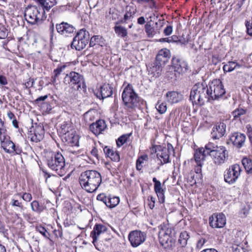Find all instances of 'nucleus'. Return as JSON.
Returning a JSON list of instances; mask_svg holds the SVG:
<instances>
[{"label": "nucleus", "instance_id": "obj_1", "mask_svg": "<svg viewBox=\"0 0 252 252\" xmlns=\"http://www.w3.org/2000/svg\"><path fill=\"white\" fill-rule=\"evenodd\" d=\"M101 182V175L96 170H87L82 172L79 177L82 188L90 193L96 191Z\"/></svg>", "mask_w": 252, "mask_h": 252}, {"label": "nucleus", "instance_id": "obj_2", "mask_svg": "<svg viewBox=\"0 0 252 252\" xmlns=\"http://www.w3.org/2000/svg\"><path fill=\"white\" fill-rule=\"evenodd\" d=\"M208 87L203 83H198L192 88L190 93V100L193 105H203L209 99Z\"/></svg>", "mask_w": 252, "mask_h": 252}, {"label": "nucleus", "instance_id": "obj_3", "mask_svg": "<svg viewBox=\"0 0 252 252\" xmlns=\"http://www.w3.org/2000/svg\"><path fill=\"white\" fill-rule=\"evenodd\" d=\"M46 161L48 166L51 170L56 171L60 176L65 174V159L61 153H49L47 156Z\"/></svg>", "mask_w": 252, "mask_h": 252}, {"label": "nucleus", "instance_id": "obj_4", "mask_svg": "<svg viewBox=\"0 0 252 252\" xmlns=\"http://www.w3.org/2000/svg\"><path fill=\"white\" fill-rule=\"evenodd\" d=\"M207 150V154H209L212 159L214 163L217 165H220L224 163L228 157V153L225 147L218 146L213 142H209L205 145Z\"/></svg>", "mask_w": 252, "mask_h": 252}, {"label": "nucleus", "instance_id": "obj_5", "mask_svg": "<svg viewBox=\"0 0 252 252\" xmlns=\"http://www.w3.org/2000/svg\"><path fill=\"white\" fill-rule=\"evenodd\" d=\"M46 10L35 5L28 6L25 10L24 16L27 21L32 24H39L46 18Z\"/></svg>", "mask_w": 252, "mask_h": 252}, {"label": "nucleus", "instance_id": "obj_6", "mask_svg": "<svg viewBox=\"0 0 252 252\" xmlns=\"http://www.w3.org/2000/svg\"><path fill=\"white\" fill-rule=\"evenodd\" d=\"M122 99L125 105L129 108L133 109L138 106L140 98L134 92L133 87L128 84L122 93Z\"/></svg>", "mask_w": 252, "mask_h": 252}, {"label": "nucleus", "instance_id": "obj_7", "mask_svg": "<svg viewBox=\"0 0 252 252\" xmlns=\"http://www.w3.org/2000/svg\"><path fill=\"white\" fill-rule=\"evenodd\" d=\"M63 82L75 91H80L85 89L86 87L83 76L73 71L66 75L64 78Z\"/></svg>", "mask_w": 252, "mask_h": 252}, {"label": "nucleus", "instance_id": "obj_8", "mask_svg": "<svg viewBox=\"0 0 252 252\" xmlns=\"http://www.w3.org/2000/svg\"><path fill=\"white\" fill-rule=\"evenodd\" d=\"M89 39V32L85 29H81L74 37L71 45V48L80 51L85 48Z\"/></svg>", "mask_w": 252, "mask_h": 252}, {"label": "nucleus", "instance_id": "obj_9", "mask_svg": "<svg viewBox=\"0 0 252 252\" xmlns=\"http://www.w3.org/2000/svg\"><path fill=\"white\" fill-rule=\"evenodd\" d=\"M209 99L218 100L225 93L222 82L220 80H214L208 87Z\"/></svg>", "mask_w": 252, "mask_h": 252}, {"label": "nucleus", "instance_id": "obj_10", "mask_svg": "<svg viewBox=\"0 0 252 252\" xmlns=\"http://www.w3.org/2000/svg\"><path fill=\"white\" fill-rule=\"evenodd\" d=\"M241 168L240 165L235 164L229 166L224 174L225 182L229 184H233L236 182L240 175Z\"/></svg>", "mask_w": 252, "mask_h": 252}, {"label": "nucleus", "instance_id": "obj_11", "mask_svg": "<svg viewBox=\"0 0 252 252\" xmlns=\"http://www.w3.org/2000/svg\"><path fill=\"white\" fill-rule=\"evenodd\" d=\"M157 158L161 161L162 163L169 162V157L171 154H174V149L170 143H168L167 147H162L158 146L156 149Z\"/></svg>", "mask_w": 252, "mask_h": 252}, {"label": "nucleus", "instance_id": "obj_12", "mask_svg": "<svg viewBox=\"0 0 252 252\" xmlns=\"http://www.w3.org/2000/svg\"><path fill=\"white\" fill-rule=\"evenodd\" d=\"M1 147L3 148L5 153L19 155L22 153V149L18 146H16L15 144L10 140L7 139L6 134L0 137Z\"/></svg>", "mask_w": 252, "mask_h": 252}, {"label": "nucleus", "instance_id": "obj_13", "mask_svg": "<svg viewBox=\"0 0 252 252\" xmlns=\"http://www.w3.org/2000/svg\"><path fill=\"white\" fill-rule=\"evenodd\" d=\"M146 233L139 230L131 231L128 235L129 241L133 247H137L143 243L146 240Z\"/></svg>", "mask_w": 252, "mask_h": 252}, {"label": "nucleus", "instance_id": "obj_14", "mask_svg": "<svg viewBox=\"0 0 252 252\" xmlns=\"http://www.w3.org/2000/svg\"><path fill=\"white\" fill-rule=\"evenodd\" d=\"M209 224L213 228H222L226 224V218L222 213L214 214L209 218Z\"/></svg>", "mask_w": 252, "mask_h": 252}, {"label": "nucleus", "instance_id": "obj_15", "mask_svg": "<svg viewBox=\"0 0 252 252\" xmlns=\"http://www.w3.org/2000/svg\"><path fill=\"white\" fill-rule=\"evenodd\" d=\"M63 141L70 146H79V136L74 129H70L67 133L62 135Z\"/></svg>", "mask_w": 252, "mask_h": 252}, {"label": "nucleus", "instance_id": "obj_16", "mask_svg": "<svg viewBox=\"0 0 252 252\" xmlns=\"http://www.w3.org/2000/svg\"><path fill=\"white\" fill-rule=\"evenodd\" d=\"M172 66L174 71L180 73H183L186 72L188 69V64L183 59L177 57H173L172 60Z\"/></svg>", "mask_w": 252, "mask_h": 252}, {"label": "nucleus", "instance_id": "obj_17", "mask_svg": "<svg viewBox=\"0 0 252 252\" xmlns=\"http://www.w3.org/2000/svg\"><path fill=\"white\" fill-rule=\"evenodd\" d=\"M56 28L58 32L65 36L73 33L75 30L72 25L64 22L56 24Z\"/></svg>", "mask_w": 252, "mask_h": 252}, {"label": "nucleus", "instance_id": "obj_18", "mask_svg": "<svg viewBox=\"0 0 252 252\" xmlns=\"http://www.w3.org/2000/svg\"><path fill=\"white\" fill-rule=\"evenodd\" d=\"M148 22L145 25V32L148 35V37H153L154 36L157 32H159V31L163 26V21L161 20H158V22L156 23V25L158 26V25H159V28L158 27H157L156 28L155 27H153L152 26L151 22Z\"/></svg>", "mask_w": 252, "mask_h": 252}, {"label": "nucleus", "instance_id": "obj_19", "mask_svg": "<svg viewBox=\"0 0 252 252\" xmlns=\"http://www.w3.org/2000/svg\"><path fill=\"white\" fill-rule=\"evenodd\" d=\"M113 92V88L109 84H104L95 93L96 96L99 99H103L110 97Z\"/></svg>", "mask_w": 252, "mask_h": 252}, {"label": "nucleus", "instance_id": "obj_20", "mask_svg": "<svg viewBox=\"0 0 252 252\" xmlns=\"http://www.w3.org/2000/svg\"><path fill=\"white\" fill-rule=\"evenodd\" d=\"M226 125L223 122L217 123L213 127L211 134L214 139H219L224 134L225 132Z\"/></svg>", "mask_w": 252, "mask_h": 252}, {"label": "nucleus", "instance_id": "obj_21", "mask_svg": "<svg viewBox=\"0 0 252 252\" xmlns=\"http://www.w3.org/2000/svg\"><path fill=\"white\" fill-rule=\"evenodd\" d=\"M44 136V129L42 126H37L34 130L33 133L29 134V138L34 142H38L43 139Z\"/></svg>", "mask_w": 252, "mask_h": 252}, {"label": "nucleus", "instance_id": "obj_22", "mask_svg": "<svg viewBox=\"0 0 252 252\" xmlns=\"http://www.w3.org/2000/svg\"><path fill=\"white\" fill-rule=\"evenodd\" d=\"M160 245L166 249H170L175 246V236H158Z\"/></svg>", "mask_w": 252, "mask_h": 252}, {"label": "nucleus", "instance_id": "obj_23", "mask_svg": "<svg viewBox=\"0 0 252 252\" xmlns=\"http://www.w3.org/2000/svg\"><path fill=\"white\" fill-rule=\"evenodd\" d=\"M106 127V125L104 121L99 120L95 123H94L90 126V129L92 132L97 135L101 133Z\"/></svg>", "mask_w": 252, "mask_h": 252}, {"label": "nucleus", "instance_id": "obj_24", "mask_svg": "<svg viewBox=\"0 0 252 252\" xmlns=\"http://www.w3.org/2000/svg\"><path fill=\"white\" fill-rule=\"evenodd\" d=\"M107 227L101 224H96L94 225L93 231L91 233V237L93 238V243L95 245V242L97 240V237L102 233L106 232Z\"/></svg>", "mask_w": 252, "mask_h": 252}, {"label": "nucleus", "instance_id": "obj_25", "mask_svg": "<svg viewBox=\"0 0 252 252\" xmlns=\"http://www.w3.org/2000/svg\"><path fill=\"white\" fill-rule=\"evenodd\" d=\"M207 155H209V154H207V150L206 149L205 147V148L203 147L200 148L196 150L194 158L197 165L202 166V161L205 159V157Z\"/></svg>", "mask_w": 252, "mask_h": 252}, {"label": "nucleus", "instance_id": "obj_26", "mask_svg": "<svg viewBox=\"0 0 252 252\" xmlns=\"http://www.w3.org/2000/svg\"><path fill=\"white\" fill-rule=\"evenodd\" d=\"M166 100L170 104L177 103L182 100V95L177 92H168L165 95Z\"/></svg>", "mask_w": 252, "mask_h": 252}, {"label": "nucleus", "instance_id": "obj_27", "mask_svg": "<svg viewBox=\"0 0 252 252\" xmlns=\"http://www.w3.org/2000/svg\"><path fill=\"white\" fill-rule=\"evenodd\" d=\"M158 236H175V231L168 223H163L159 226Z\"/></svg>", "mask_w": 252, "mask_h": 252}, {"label": "nucleus", "instance_id": "obj_28", "mask_svg": "<svg viewBox=\"0 0 252 252\" xmlns=\"http://www.w3.org/2000/svg\"><path fill=\"white\" fill-rule=\"evenodd\" d=\"M230 139L234 145L240 148L245 141L246 136L244 134L235 132L232 134Z\"/></svg>", "mask_w": 252, "mask_h": 252}, {"label": "nucleus", "instance_id": "obj_29", "mask_svg": "<svg viewBox=\"0 0 252 252\" xmlns=\"http://www.w3.org/2000/svg\"><path fill=\"white\" fill-rule=\"evenodd\" d=\"M44 10L49 11L52 7L57 4V0H33Z\"/></svg>", "mask_w": 252, "mask_h": 252}, {"label": "nucleus", "instance_id": "obj_30", "mask_svg": "<svg viewBox=\"0 0 252 252\" xmlns=\"http://www.w3.org/2000/svg\"><path fill=\"white\" fill-rule=\"evenodd\" d=\"M44 177L45 182L49 187L54 188L59 185L60 178L58 176L46 173Z\"/></svg>", "mask_w": 252, "mask_h": 252}, {"label": "nucleus", "instance_id": "obj_31", "mask_svg": "<svg viewBox=\"0 0 252 252\" xmlns=\"http://www.w3.org/2000/svg\"><path fill=\"white\" fill-rule=\"evenodd\" d=\"M153 181L154 183L155 191L157 193L159 199L163 202L164 199V190L161 188V184L160 182L158 181L155 177L153 178Z\"/></svg>", "mask_w": 252, "mask_h": 252}, {"label": "nucleus", "instance_id": "obj_32", "mask_svg": "<svg viewBox=\"0 0 252 252\" xmlns=\"http://www.w3.org/2000/svg\"><path fill=\"white\" fill-rule=\"evenodd\" d=\"M103 151L106 156L110 158L113 161L118 162L120 160V157L119 153L114 151L113 148L105 146Z\"/></svg>", "mask_w": 252, "mask_h": 252}, {"label": "nucleus", "instance_id": "obj_33", "mask_svg": "<svg viewBox=\"0 0 252 252\" xmlns=\"http://www.w3.org/2000/svg\"><path fill=\"white\" fill-rule=\"evenodd\" d=\"M21 193H17L14 195L13 198L11 200L10 204L13 207H17V210L20 212L23 211L25 208L22 202L20 201Z\"/></svg>", "mask_w": 252, "mask_h": 252}, {"label": "nucleus", "instance_id": "obj_34", "mask_svg": "<svg viewBox=\"0 0 252 252\" xmlns=\"http://www.w3.org/2000/svg\"><path fill=\"white\" fill-rule=\"evenodd\" d=\"M114 31L118 36L125 38L127 35V29L122 26H115L114 28Z\"/></svg>", "mask_w": 252, "mask_h": 252}, {"label": "nucleus", "instance_id": "obj_35", "mask_svg": "<svg viewBox=\"0 0 252 252\" xmlns=\"http://www.w3.org/2000/svg\"><path fill=\"white\" fill-rule=\"evenodd\" d=\"M241 65L235 62H228L223 65V69L224 72H231L235 69L240 68Z\"/></svg>", "mask_w": 252, "mask_h": 252}, {"label": "nucleus", "instance_id": "obj_36", "mask_svg": "<svg viewBox=\"0 0 252 252\" xmlns=\"http://www.w3.org/2000/svg\"><path fill=\"white\" fill-rule=\"evenodd\" d=\"M120 202L119 197L117 196H108L106 206L110 208L116 207Z\"/></svg>", "mask_w": 252, "mask_h": 252}, {"label": "nucleus", "instance_id": "obj_37", "mask_svg": "<svg viewBox=\"0 0 252 252\" xmlns=\"http://www.w3.org/2000/svg\"><path fill=\"white\" fill-rule=\"evenodd\" d=\"M189 238V233L185 231L182 232L180 235L179 238L178 240L179 243L180 244L182 247H185L187 244L188 240Z\"/></svg>", "mask_w": 252, "mask_h": 252}, {"label": "nucleus", "instance_id": "obj_38", "mask_svg": "<svg viewBox=\"0 0 252 252\" xmlns=\"http://www.w3.org/2000/svg\"><path fill=\"white\" fill-rule=\"evenodd\" d=\"M242 162L247 172L252 174V160L249 158H243Z\"/></svg>", "mask_w": 252, "mask_h": 252}, {"label": "nucleus", "instance_id": "obj_39", "mask_svg": "<svg viewBox=\"0 0 252 252\" xmlns=\"http://www.w3.org/2000/svg\"><path fill=\"white\" fill-rule=\"evenodd\" d=\"M163 66L158 64V63L155 62L154 65L151 68V71L156 77L158 76L161 73Z\"/></svg>", "mask_w": 252, "mask_h": 252}, {"label": "nucleus", "instance_id": "obj_40", "mask_svg": "<svg viewBox=\"0 0 252 252\" xmlns=\"http://www.w3.org/2000/svg\"><path fill=\"white\" fill-rule=\"evenodd\" d=\"M246 109L242 108H238L232 112V115L234 120L239 119L242 116L246 114Z\"/></svg>", "mask_w": 252, "mask_h": 252}, {"label": "nucleus", "instance_id": "obj_41", "mask_svg": "<svg viewBox=\"0 0 252 252\" xmlns=\"http://www.w3.org/2000/svg\"><path fill=\"white\" fill-rule=\"evenodd\" d=\"M70 129H72L69 123L63 122L61 125L60 132L63 135L67 133L70 131Z\"/></svg>", "mask_w": 252, "mask_h": 252}, {"label": "nucleus", "instance_id": "obj_42", "mask_svg": "<svg viewBox=\"0 0 252 252\" xmlns=\"http://www.w3.org/2000/svg\"><path fill=\"white\" fill-rule=\"evenodd\" d=\"M135 1L140 4H147L151 8H157L156 1L154 0H135Z\"/></svg>", "mask_w": 252, "mask_h": 252}, {"label": "nucleus", "instance_id": "obj_43", "mask_svg": "<svg viewBox=\"0 0 252 252\" xmlns=\"http://www.w3.org/2000/svg\"><path fill=\"white\" fill-rule=\"evenodd\" d=\"M131 134H126L121 136L116 141L117 145L120 147L125 143L127 140L128 138L130 137Z\"/></svg>", "mask_w": 252, "mask_h": 252}, {"label": "nucleus", "instance_id": "obj_44", "mask_svg": "<svg viewBox=\"0 0 252 252\" xmlns=\"http://www.w3.org/2000/svg\"><path fill=\"white\" fill-rule=\"evenodd\" d=\"M156 108L157 111L161 114H164L167 111V105L164 102H158Z\"/></svg>", "mask_w": 252, "mask_h": 252}, {"label": "nucleus", "instance_id": "obj_45", "mask_svg": "<svg viewBox=\"0 0 252 252\" xmlns=\"http://www.w3.org/2000/svg\"><path fill=\"white\" fill-rule=\"evenodd\" d=\"M32 210L34 212H41L43 211V208L42 206L39 205V202L34 200L31 203Z\"/></svg>", "mask_w": 252, "mask_h": 252}, {"label": "nucleus", "instance_id": "obj_46", "mask_svg": "<svg viewBox=\"0 0 252 252\" xmlns=\"http://www.w3.org/2000/svg\"><path fill=\"white\" fill-rule=\"evenodd\" d=\"M167 62L168 60L166 58L161 57L158 55H157L155 62L158 63V64L163 66Z\"/></svg>", "mask_w": 252, "mask_h": 252}, {"label": "nucleus", "instance_id": "obj_47", "mask_svg": "<svg viewBox=\"0 0 252 252\" xmlns=\"http://www.w3.org/2000/svg\"><path fill=\"white\" fill-rule=\"evenodd\" d=\"M36 230L40 233L44 237L48 238L49 234L47 233V230L45 227L41 225L36 226Z\"/></svg>", "mask_w": 252, "mask_h": 252}, {"label": "nucleus", "instance_id": "obj_48", "mask_svg": "<svg viewBox=\"0 0 252 252\" xmlns=\"http://www.w3.org/2000/svg\"><path fill=\"white\" fill-rule=\"evenodd\" d=\"M158 55L168 60L170 57V51L167 49H161L159 51Z\"/></svg>", "mask_w": 252, "mask_h": 252}, {"label": "nucleus", "instance_id": "obj_49", "mask_svg": "<svg viewBox=\"0 0 252 252\" xmlns=\"http://www.w3.org/2000/svg\"><path fill=\"white\" fill-rule=\"evenodd\" d=\"M41 107L42 110L46 112H49L52 110V106L50 103L47 102H43L41 104Z\"/></svg>", "mask_w": 252, "mask_h": 252}, {"label": "nucleus", "instance_id": "obj_50", "mask_svg": "<svg viewBox=\"0 0 252 252\" xmlns=\"http://www.w3.org/2000/svg\"><path fill=\"white\" fill-rule=\"evenodd\" d=\"M8 30L5 27L0 28V38H5L8 35Z\"/></svg>", "mask_w": 252, "mask_h": 252}, {"label": "nucleus", "instance_id": "obj_51", "mask_svg": "<svg viewBox=\"0 0 252 252\" xmlns=\"http://www.w3.org/2000/svg\"><path fill=\"white\" fill-rule=\"evenodd\" d=\"M108 196H106L104 193H100L97 196L96 199L103 202L106 205Z\"/></svg>", "mask_w": 252, "mask_h": 252}, {"label": "nucleus", "instance_id": "obj_52", "mask_svg": "<svg viewBox=\"0 0 252 252\" xmlns=\"http://www.w3.org/2000/svg\"><path fill=\"white\" fill-rule=\"evenodd\" d=\"M6 129L4 125V122L0 119V137L6 134Z\"/></svg>", "mask_w": 252, "mask_h": 252}, {"label": "nucleus", "instance_id": "obj_53", "mask_svg": "<svg viewBox=\"0 0 252 252\" xmlns=\"http://www.w3.org/2000/svg\"><path fill=\"white\" fill-rule=\"evenodd\" d=\"M22 198L24 200L27 202H30L32 199V196L31 194L29 193L25 192L22 195L21 194V198Z\"/></svg>", "mask_w": 252, "mask_h": 252}, {"label": "nucleus", "instance_id": "obj_54", "mask_svg": "<svg viewBox=\"0 0 252 252\" xmlns=\"http://www.w3.org/2000/svg\"><path fill=\"white\" fill-rule=\"evenodd\" d=\"M144 159L143 157H141L137 159L136 161V168L138 170H140L142 169V164L143 163Z\"/></svg>", "mask_w": 252, "mask_h": 252}, {"label": "nucleus", "instance_id": "obj_55", "mask_svg": "<svg viewBox=\"0 0 252 252\" xmlns=\"http://www.w3.org/2000/svg\"><path fill=\"white\" fill-rule=\"evenodd\" d=\"M173 31V27L172 26L169 25L167 26L163 30V33L165 35L168 36L170 35Z\"/></svg>", "mask_w": 252, "mask_h": 252}, {"label": "nucleus", "instance_id": "obj_56", "mask_svg": "<svg viewBox=\"0 0 252 252\" xmlns=\"http://www.w3.org/2000/svg\"><path fill=\"white\" fill-rule=\"evenodd\" d=\"M148 201L149 202L148 205L149 207L152 209L155 207V198L153 196H150L148 199Z\"/></svg>", "mask_w": 252, "mask_h": 252}, {"label": "nucleus", "instance_id": "obj_57", "mask_svg": "<svg viewBox=\"0 0 252 252\" xmlns=\"http://www.w3.org/2000/svg\"><path fill=\"white\" fill-rule=\"evenodd\" d=\"M206 242L205 239L203 238H200L196 244V248L198 249H200L202 248L203 246L204 245V244Z\"/></svg>", "mask_w": 252, "mask_h": 252}, {"label": "nucleus", "instance_id": "obj_58", "mask_svg": "<svg viewBox=\"0 0 252 252\" xmlns=\"http://www.w3.org/2000/svg\"><path fill=\"white\" fill-rule=\"evenodd\" d=\"M99 39L98 36H93L90 41V46L91 47H93L94 46L96 42H97V40Z\"/></svg>", "mask_w": 252, "mask_h": 252}, {"label": "nucleus", "instance_id": "obj_59", "mask_svg": "<svg viewBox=\"0 0 252 252\" xmlns=\"http://www.w3.org/2000/svg\"><path fill=\"white\" fill-rule=\"evenodd\" d=\"M8 84L7 79L5 76L0 75V86H3Z\"/></svg>", "mask_w": 252, "mask_h": 252}, {"label": "nucleus", "instance_id": "obj_60", "mask_svg": "<svg viewBox=\"0 0 252 252\" xmlns=\"http://www.w3.org/2000/svg\"><path fill=\"white\" fill-rule=\"evenodd\" d=\"M175 72L174 70L168 71L166 73V76L169 79H174L176 78V73Z\"/></svg>", "mask_w": 252, "mask_h": 252}, {"label": "nucleus", "instance_id": "obj_61", "mask_svg": "<svg viewBox=\"0 0 252 252\" xmlns=\"http://www.w3.org/2000/svg\"><path fill=\"white\" fill-rule=\"evenodd\" d=\"M173 39V37H172L171 38L170 37H166V38H162L159 39V41L160 42H167L170 43Z\"/></svg>", "mask_w": 252, "mask_h": 252}, {"label": "nucleus", "instance_id": "obj_62", "mask_svg": "<svg viewBox=\"0 0 252 252\" xmlns=\"http://www.w3.org/2000/svg\"><path fill=\"white\" fill-rule=\"evenodd\" d=\"M47 98H48V95H44V96H40V97H38L36 99H35V102L36 103H37L39 101H44Z\"/></svg>", "mask_w": 252, "mask_h": 252}, {"label": "nucleus", "instance_id": "obj_63", "mask_svg": "<svg viewBox=\"0 0 252 252\" xmlns=\"http://www.w3.org/2000/svg\"><path fill=\"white\" fill-rule=\"evenodd\" d=\"M137 23L140 25H143L145 23V18L143 16L140 17L137 19Z\"/></svg>", "mask_w": 252, "mask_h": 252}, {"label": "nucleus", "instance_id": "obj_64", "mask_svg": "<svg viewBox=\"0 0 252 252\" xmlns=\"http://www.w3.org/2000/svg\"><path fill=\"white\" fill-rule=\"evenodd\" d=\"M65 68V66H61V67H58L56 69L54 70L56 75H58L60 74V73L62 71L63 69Z\"/></svg>", "mask_w": 252, "mask_h": 252}]
</instances>
